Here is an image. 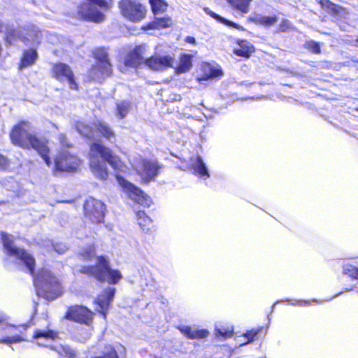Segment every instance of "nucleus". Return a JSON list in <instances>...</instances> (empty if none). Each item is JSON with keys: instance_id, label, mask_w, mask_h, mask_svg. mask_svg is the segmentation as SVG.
Here are the masks:
<instances>
[{"instance_id": "nucleus-37", "label": "nucleus", "mask_w": 358, "mask_h": 358, "mask_svg": "<svg viewBox=\"0 0 358 358\" xmlns=\"http://www.w3.org/2000/svg\"><path fill=\"white\" fill-rule=\"evenodd\" d=\"M234 333V329L231 327H221L216 329V334L217 336H222V338H229L231 337Z\"/></svg>"}, {"instance_id": "nucleus-38", "label": "nucleus", "mask_w": 358, "mask_h": 358, "mask_svg": "<svg viewBox=\"0 0 358 358\" xmlns=\"http://www.w3.org/2000/svg\"><path fill=\"white\" fill-rule=\"evenodd\" d=\"M306 47L311 50L313 53H319L320 52V47L318 43L315 41H308L306 43Z\"/></svg>"}, {"instance_id": "nucleus-41", "label": "nucleus", "mask_w": 358, "mask_h": 358, "mask_svg": "<svg viewBox=\"0 0 358 358\" xmlns=\"http://www.w3.org/2000/svg\"><path fill=\"white\" fill-rule=\"evenodd\" d=\"M53 247L55 250L59 254H63L67 250V247L61 243L54 245Z\"/></svg>"}, {"instance_id": "nucleus-42", "label": "nucleus", "mask_w": 358, "mask_h": 358, "mask_svg": "<svg viewBox=\"0 0 358 358\" xmlns=\"http://www.w3.org/2000/svg\"><path fill=\"white\" fill-rule=\"evenodd\" d=\"M290 27V23L287 20H283L280 24V29L282 31H285L288 29Z\"/></svg>"}, {"instance_id": "nucleus-34", "label": "nucleus", "mask_w": 358, "mask_h": 358, "mask_svg": "<svg viewBox=\"0 0 358 358\" xmlns=\"http://www.w3.org/2000/svg\"><path fill=\"white\" fill-rule=\"evenodd\" d=\"M254 50L253 46L247 41H242L240 48L235 50V53L241 57H248Z\"/></svg>"}, {"instance_id": "nucleus-13", "label": "nucleus", "mask_w": 358, "mask_h": 358, "mask_svg": "<svg viewBox=\"0 0 358 358\" xmlns=\"http://www.w3.org/2000/svg\"><path fill=\"white\" fill-rule=\"evenodd\" d=\"M52 76L60 82H68L72 90H77L78 85L74 80V74L70 66L64 63H57L52 66Z\"/></svg>"}, {"instance_id": "nucleus-53", "label": "nucleus", "mask_w": 358, "mask_h": 358, "mask_svg": "<svg viewBox=\"0 0 358 358\" xmlns=\"http://www.w3.org/2000/svg\"><path fill=\"white\" fill-rule=\"evenodd\" d=\"M357 110H358V108H357Z\"/></svg>"}, {"instance_id": "nucleus-50", "label": "nucleus", "mask_w": 358, "mask_h": 358, "mask_svg": "<svg viewBox=\"0 0 358 358\" xmlns=\"http://www.w3.org/2000/svg\"><path fill=\"white\" fill-rule=\"evenodd\" d=\"M340 294H341V293H339V294H336L333 298H335V297L338 296V295H340Z\"/></svg>"}, {"instance_id": "nucleus-22", "label": "nucleus", "mask_w": 358, "mask_h": 358, "mask_svg": "<svg viewBox=\"0 0 358 358\" xmlns=\"http://www.w3.org/2000/svg\"><path fill=\"white\" fill-rule=\"evenodd\" d=\"M248 20L256 24L265 27L273 25L278 21V18L275 16H265L257 13L250 15Z\"/></svg>"}, {"instance_id": "nucleus-33", "label": "nucleus", "mask_w": 358, "mask_h": 358, "mask_svg": "<svg viewBox=\"0 0 358 358\" xmlns=\"http://www.w3.org/2000/svg\"><path fill=\"white\" fill-rule=\"evenodd\" d=\"M150 3L155 15L164 13L168 6L164 0H150Z\"/></svg>"}, {"instance_id": "nucleus-36", "label": "nucleus", "mask_w": 358, "mask_h": 358, "mask_svg": "<svg viewBox=\"0 0 358 358\" xmlns=\"http://www.w3.org/2000/svg\"><path fill=\"white\" fill-rule=\"evenodd\" d=\"M343 273L352 278L358 280V268L353 265L345 264L343 266Z\"/></svg>"}, {"instance_id": "nucleus-19", "label": "nucleus", "mask_w": 358, "mask_h": 358, "mask_svg": "<svg viewBox=\"0 0 358 358\" xmlns=\"http://www.w3.org/2000/svg\"><path fill=\"white\" fill-rule=\"evenodd\" d=\"M33 337L38 346L50 347L52 342L57 337V334L50 329H37Z\"/></svg>"}, {"instance_id": "nucleus-14", "label": "nucleus", "mask_w": 358, "mask_h": 358, "mask_svg": "<svg viewBox=\"0 0 358 358\" xmlns=\"http://www.w3.org/2000/svg\"><path fill=\"white\" fill-rule=\"evenodd\" d=\"M94 313L83 306L70 307L66 314V318L70 320L90 325Z\"/></svg>"}, {"instance_id": "nucleus-26", "label": "nucleus", "mask_w": 358, "mask_h": 358, "mask_svg": "<svg viewBox=\"0 0 358 358\" xmlns=\"http://www.w3.org/2000/svg\"><path fill=\"white\" fill-rule=\"evenodd\" d=\"M227 1L235 10L246 14L250 11L252 0H227Z\"/></svg>"}, {"instance_id": "nucleus-51", "label": "nucleus", "mask_w": 358, "mask_h": 358, "mask_svg": "<svg viewBox=\"0 0 358 358\" xmlns=\"http://www.w3.org/2000/svg\"><path fill=\"white\" fill-rule=\"evenodd\" d=\"M312 301L313 302H317V301L316 299H313Z\"/></svg>"}, {"instance_id": "nucleus-12", "label": "nucleus", "mask_w": 358, "mask_h": 358, "mask_svg": "<svg viewBox=\"0 0 358 358\" xmlns=\"http://www.w3.org/2000/svg\"><path fill=\"white\" fill-rule=\"evenodd\" d=\"M106 207L103 202L92 197L88 198L84 205L85 215L92 222L103 220Z\"/></svg>"}, {"instance_id": "nucleus-31", "label": "nucleus", "mask_w": 358, "mask_h": 358, "mask_svg": "<svg viewBox=\"0 0 358 358\" xmlns=\"http://www.w3.org/2000/svg\"><path fill=\"white\" fill-rule=\"evenodd\" d=\"M143 58L141 56L138 52V48L135 49L125 59V65L136 67L139 65Z\"/></svg>"}, {"instance_id": "nucleus-40", "label": "nucleus", "mask_w": 358, "mask_h": 358, "mask_svg": "<svg viewBox=\"0 0 358 358\" xmlns=\"http://www.w3.org/2000/svg\"><path fill=\"white\" fill-rule=\"evenodd\" d=\"M257 334H258V331H255V330H251V331H248V332H246L244 334V336L248 338V341L241 344V345H245L246 343H248L251 342L252 341H253L254 338L257 336Z\"/></svg>"}, {"instance_id": "nucleus-17", "label": "nucleus", "mask_w": 358, "mask_h": 358, "mask_svg": "<svg viewBox=\"0 0 358 358\" xmlns=\"http://www.w3.org/2000/svg\"><path fill=\"white\" fill-rule=\"evenodd\" d=\"M174 59L170 55H155L146 60V65L155 71H163L172 67Z\"/></svg>"}, {"instance_id": "nucleus-1", "label": "nucleus", "mask_w": 358, "mask_h": 358, "mask_svg": "<svg viewBox=\"0 0 358 358\" xmlns=\"http://www.w3.org/2000/svg\"><path fill=\"white\" fill-rule=\"evenodd\" d=\"M1 239L7 261L16 264L21 269H26L34 276V285L38 296L48 300H53L61 294L62 289L59 280L49 270L43 268L36 275H34V258L24 249L15 246L13 236L2 233Z\"/></svg>"}, {"instance_id": "nucleus-35", "label": "nucleus", "mask_w": 358, "mask_h": 358, "mask_svg": "<svg viewBox=\"0 0 358 358\" xmlns=\"http://www.w3.org/2000/svg\"><path fill=\"white\" fill-rule=\"evenodd\" d=\"M54 349L60 355L66 357L68 358H75L76 356V352H75V350H73L69 346L67 345H59L57 348H54Z\"/></svg>"}, {"instance_id": "nucleus-27", "label": "nucleus", "mask_w": 358, "mask_h": 358, "mask_svg": "<svg viewBox=\"0 0 358 358\" xmlns=\"http://www.w3.org/2000/svg\"><path fill=\"white\" fill-rule=\"evenodd\" d=\"M131 108V103L128 100L118 101L116 102V115L120 118H124Z\"/></svg>"}, {"instance_id": "nucleus-25", "label": "nucleus", "mask_w": 358, "mask_h": 358, "mask_svg": "<svg viewBox=\"0 0 358 358\" xmlns=\"http://www.w3.org/2000/svg\"><path fill=\"white\" fill-rule=\"evenodd\" d=\"M76 131L83 136L87 138H93L95 136V127H92L89 124L78 121L76 123Z\"/></svg>"}, {"instance_id": "nucleus-48", "label": "nucleus", "mask_w": 358, "mask_h": 358, "mask_svg": "<svg viewBox=\"0 0 358 358\" xmlns=\"http://www.w3.org/2000/svg\"><path fill=\"white\" fill-rule=\"evenodd\" d=\"M6 315L2 313H0V323L3 322L5 320H6Z\"/></svg>"}, {"instance_id": "nucleus-44", "label": "nucleus", "mask_w": 358, "mask_h": 358, "mask_svg": "<svg viewBox=\"0 0 358 358\" xmlns=\"http://www.w3.org/2000/svg\"><path fill=\"white\" fill-rule=\"evenodd\" d=\"M59 140L60 143H61V145H63V146H67V147H69V144L67 143V142H66V136H65V135H64V134H60V135L59 136Z\"/></svg>"}, {"instance_id": "nucleus-52", "label": "nucleus", "mask_w": 358, "mask_h": 358, "mask_svg": "<svg viewBox=\"0 0 358 358\" xmlns=\"http://www.w3.org/2000/svg\"><path fill=\"white\" fill-rule=\"evenodd\" d=\"M350 289H345V292H348V291H350Z\"/></svg>"}, {"instance_id": "nucleus-18", "label": "nucleus", "mask_w": 358, "mask_h": 358, "mask_svg": "<svg viewBox=\"0 0 358 358\" xmlns=\"http://www.w3.org/2000/svg\"><path fill=\"white\" fill-rule=\"evenodd\" d=\"M201 75L198 77V81L220 78L224 73L220 66L217 64L204 63L201 67Z\"/></svg>"}, {"instance_id": "nucleus-20", "label": "nucleus", "mask_w": 358, "mask_h": 358, "mask_svg": "<svg viewBox=\"0 0 358 358\" xmlns=\"http://www.w3.org/2000/svg\"><path fill=\"white\" fill-rule=\"evenodd\" d=\"M190 166L194 171V173L203 178L207 179L210 177L206 164L203 162L201 157L197 155L192 157L189 160Z\"/></svg>"}, {"instance_id": "nucleus-32", "label": "nucleus", "mask_w": 358, "mask_h": 358, "mask_svg": "<svg viewBox=\"0 0 358 358\" xmlns=\"http://www.w3.org/2000/svg\"><path fill=\"white\" fill-rule=\"evenodd\" d=\"M321 7L330 14H339L343 9L329 0H320Z\"/></svg>"}, {"instance_id": "nucleus-23", "label": "nucleus", "mask_w": 358, "mask_h": 358, "mask_svg": "<svg viewBox=\"0 0 358 358\" xmlns=\"http://www.w3.org/2000/svg\"><path fill=\"white\" fill-rule=\"evenodd\" d=\"M37 59L38 53L36 50L29 49L24 50L21 58L20 69H22L34 65Z\"/></svg>"}, {"instance_id": "nucleus-21", "label": "nucleus", "mask_w": 358, "mask_h": 358, "mask_svg": "<svg viewBox=\"0 0 358 358\" xmlns=\"http://www.w3.org/2000/svg\"><path fill=\"white\" fill-rule=\"evenodd\" d=\"M177 328L185 336L189 339H201L206 338L209 334L206 329H199L187 325L181 324L178 326Z\"/></svg>"}, {"instance_id": "nucleus-47", "label": "nucleus", "mask_w": 358, "mask_h": 358, "mask_svg": "<svg viewBox=\"0 0 358 358\" xmlns=\"http://www.w3.org/2000/svg\"><path fill=\"white\" fill-rule=\"evenodd\" d=\"M6 324H1L0 325V336H6V331L5 329H2V327H5Z\"/></svg>"}, {"instance_id": "nucleus-29", "label": "nucleus", "mask_w": 358, "mask_h": 358, "mask_svg": "<svg viewBox=\"0 0 358 358\" xmlns=\"http://www.w3.org/2000/svg\"><path fill=\"white\" fill-rule=\"evenodd\" d=\"M172 24V20L169 17H155V20L148 25L151 29H160L170 27Z\"/></svg>"}, {"instance_id": "nucleus-10", "label": "nucleus", "mask_w": 358, "mask_h": 358, "mask_svg": "<svg viewBox=\"0 0 358 358\" xmlns=\"http://www.w3.org/2000/svg\"><path fill=\"white\" fill-rule=\"evenodd\" d=\"M116 178L119 185L123 188L131 199L143 206H150L152 200L150 196L124 178L119 176H117Z\"/></svg>"}, {"instance_id": "nucleus-4", "label": "nucleus", "mask_w": 358, "mask_h": 358, "mask_svg": "<svg viewBox=\"0 0 358 358\" xmlns=\"http://www.w3.org/2000/svg\"><path fill=\"white\" fill-rule=\"evenodd\" d=\"M10 137L13 144L21 148L34 149L41 158L44 160L48 166L52 164L49 157L50 149L46 143L32 134V128L29 122L22 121L13 127Z\"/></svg>"}, {"instance_id": "nucleus-2", "label": "nucleus", "mask_w": 358, "mask_h": 358, "mask_svg": "<svg viewBox=\"0 0 358 358\" xmlns=\"http://www.w3.org/2000/svg\"><path fill=\"white\" fill-rule=\"evenodd\" d=\"M82 259L94 262L93 265L83 266L79 270L80 273L93 276L100 282H107L111 285L117 284L123 278L117 269L110 267L109 260L106 256H96L94 247L90 245L80 254Z\"/></svg>"}, {"instance_id": "nucleus-6", "label": "nucleus", "mask_w": 358, "mask_h": 358, "mask_svg": "<svg viewBox=\"0 0 358 358\" xmlns=\"http://www.w3.org/2000/svg\"><path fill=\"white\" fill-rule=\"evenodd\" d=\"M129 162L145 182L155 180L162 169V165L157 160L144 159L141 155L131 156Z\"/></svg>"}, {"instance_id": "nucleus-39", "label": "nucleus", "mask_w": 358, "mask_h": 358, "mask_svg": "<svg viewBox=\"0 0 358 358\" xmlns=\"http://www.w3.org/2000/svg\"><path fill=\"white\" fill-rule=\"evenodd\" d=\"M203 10L207 15H210V17L217 20V21L223 23H227V21L226 20H224L221 16L218 15L217 14L210 10L208 8H204Z\"/></svg>"}, {"instance_id": "nucleus-15", "label": "nucleus", "mask_w": 358, "mask_h": 358, "mask_svg": "<svg viewBox=\"0 0 358 358\" xmlns=\"http://www.w3.org/2000/svg\"><path fill=\"white\" fill-rule=\"evenodd\" d=\"M6 331V336L0 339V343L11 344L24 341L23 334L26 331V326H12L6 324L1 327Z\"/></svg>"}, {"instance_id": "nucleus-16", "label": "nucleus", "mask_w": 358, "mask_h": 358, "mask_svg": "<svg viewBox=\"0 0 358 358\" xmlns=\"http://www.w3.org/2000/svg\"><path fill=\"white\" fill-rule=\"evenodd\" d=\"M115 293V288L108 287L99 295L94 303L97 305L96 310L100 313L103 319L106 318V312L110 303L113 301Z\"/></svg>"}, {"instance_id": "nucleus-24", "label": "nucleus", "mask_w": 358, "mask_h": 358, "mask_svg": "<svg viewBox=\"0 0 358 358\" xmlns=\"http://www.w3.org/2000/svg\"><path fill=\"white\" fill-rule=\"evenodd\" d=\"M95 127V133L99 132L101 134L103 137L108 140L109 141H112V140L115 139V134L112 129L105 122H97L94 124Z\"/></svg>"}, {"instance_id": "nucleus-45", "label": "nucleus", "mask_w": 358, "mask_h": 358, "mask_svg": "<svg viewBox=\"0 0 358 358\" xmlns=\"http://www.w3.org/2000/svg\"><path fill=\"white\" fill-rule=\"evenodd\" d=\"M7 164L6 159L0 155V169H3Z\"/></svg>"}, {"instance_id": "nucleus-8", "label": "nucleus", "mask_w": 358, "mask_h": 358, "mask_svg": "<svg viewBox=\"0 0 358 358\" xmlns=\"http://www.w3.org/2000/svg\"><path fill=\"white\" fill-rule=\"evenodd\" d=\"M97 63L90 71L92 79L101 81L104 77L108 76L112 72L111 64L108 59V53L104 48H98L94 52Z\"/></svg>"}, {"instance_id": "nucleus-3", "label": "nucleus", "mask_w": 358, "mask_h": 358, "mask_svg": "<svg viewBox=\"0 0 358 358\" xmlns=\"http://www.w3.org/2000/svg\"><path fill=\"white\" fill-rule=\"evenodd\" d=\"M106 162L115 171L124 172L127 170L126 165L110 149L98 142L92 143L90 146L89 163L90 170L96 178L101 180L108 178Z\"/></svg>"}, {"instance_id": "nucleus-30", "label": "nucleus", "mask_w": 358, "mask_h": 358, "mask_svg": "<svg viewBox=\"0 0 358 358\" xmlns=\"http://www.w3.org/2000/svg\"><path fill=\"white\" fill-rule=\"evenodd\" d=\"M138 224L143 231H148L152 226V220L145 215L143 211H138L136 213Z\"/></svg>"}, {"instance_id": "nucleus-7", "label": "nucleus", "mask_w": 358, "mask_h": 358, "mask_svg": "<svg viewBox=\"0 0 358 358\" xmlns=\"http://www.w3.org/2000/svg\"><path fill=\"white\" fill-rule=\"evenodd\" d=\"M87 1L78 7V17L97 23L103 22L105 20V15L96 6L106 10L110 8L109 3L104 0Z\"/></svg>"}, {"instance_id": "nucleus-43", "label": "nucleus", "mask_w": 358, "mask_h": 358, "mask_svg": "<svg viewBox=\"0 0 358 358\" xmlns=\"http://www.w3.org/2000/svg\"><path fill=\"white\" fill-rule=\"evenodd\" d=\"M292 305L293 306H308L310 305V301H306V300H299L296 301L295 303H292Z\"/></svg>"}, {"instance_id": "nucleus-28", "label": "nucleus", "mask_w": 358, "mask_h": 358, "mask_svg": "<svg viewBox=\"0 0 358 358\" xmlns=\"http://www.w3.org/2000/svg\"><path fill=\"white\" fill-rule=\"evenodd\" d=\"M192 55L184 54L180 57V63L176 68L178 73H182L190 70L192 64Z\"/></svg>"}, {"instance_id": "nucleus-9", "label": "nucleus", "mask_w": 358, "mask_h": 358, "mask_svg": "<svg viewBox=\"0 0 358 358\" xmlns=\"http://www.w3.org/2000/svg\"><path fill=\"white\" fill-rule=\"evenodd\" d=\"M119 8L122 15L128 20L137 22L146 15V8L137 0H121Z\"/></svg>"}, {"instance_id": "nucleus-46", "label": "nucleus", "mask_w": 358, "mask_h": 358, "mask_svg": "<svg viewBox=\"0 0 358 358\" xmlns=\"http://www.w3.org/2000/svg\"><path fill=\"white\" fill-rule=\"evenodd\" d=\"M185 41L189 43H195V38L192 36H187L185 39Z\"/></svg>"}, {"instance_id": "nucleus-11", "label": "nucleus", "mask_w": 358, "mask_h": 358, "mask_svg": "<svg viewBox=\"0 0 358 358\" xmlns=\"http://www.w3.org/2000/svg\"><path fill=\"white\" fill-rule=\"evenodd\" d=\"M80 165V159L75 155L67 150L59 152L55 159L54 167L55 171H74Z\"/></svg>"}, {"instance_id": "nucleus-5", "label": "nucleus", "mask_w": 358, "mask_h": 358, "mask_svg": "<svg viewBox=\"0 0 358 358\" xmlns=\"http://www.w3.org/2000/svg\"><path fill=\"white\" fill-rule=\"evenodd\" d=\"M0 33L5 34L6 41L11 45L17 39L21 40L26 45H37L41 42V33L36 27L16 30L0 20Z\"/></svg>"}, {"instance_id": "nucleus-49", "label": "nucleus", "mask_w": 358, "mask_h": 358, "mask_svg": "<svg viewBox=\"0 0 358 358\" xmlns=\"http://www.w3.org/2000/svg\"><path fill=\"white\" fill-rule=\"evenodd\" d=\"M352 44L355 46H357L358 47V38L355 40V41H353L352 42H351Z\"/></svg>"}]
</instances>
